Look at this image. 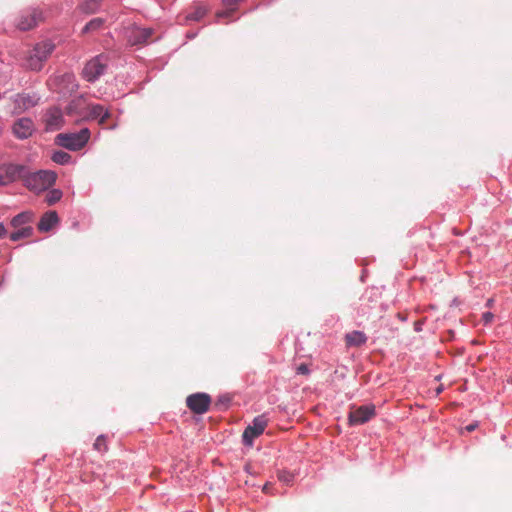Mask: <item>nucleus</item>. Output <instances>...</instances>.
I'll return each mask as SVG.
<instances>
[{
  "mask_svg": "<svg viewBox=\"0 0 512 512\" xmlns=\"http://www.w3.org/2000/svg\"><path fill=\"white\" fill-rule=\"evenodd\" d=\"M57 174L51 170H38L31 172L27 167V173L23 185L34 192L48 190L56 182Z\"/></svg>",
  "mask_w": 512,
  "mask_h": 512,
  "instance_id": "nucleus-1",
  "label": "nucleus"
},
{
  "mask_svg": "<svg viewBox=\"0 0 512 512\" xmlns=\"http://www.w3.org/2000/svg\"><path fill=\"white\" fill-rule=\"evenodd\" d=\"M54 49L55 45L50 40L37 43L33 49V54L28 60L29 67L32 70H40L42 68V63L48 59Z\"/></svg>",
  "mask_w": 512,
  "mask_h": 512,
  "instance_id": "nucleus-6",
  "label": "nucleus"
},
{
  "mask_svg": "<svg viewBox=\"0 0 512 512\" xmlns=\"http://www.w3.org/2000/svg\"><path fill=\"white\" fill-rule=\"evenodd\" d=\"M34 131V122L29 117L19 118L12 126V133L19 140L28 139L33 135Z\"/></svg>",
  "mask_w": 512,
  "mask_h": 512,
  "instance_id": "nucleus-13",
  "label": "nucleus"
},
{
  "mask_svg": "<svg viewBox=\"0 0 512 512\" xmlns=\"http://www.w3.org/2000/svg\"><path fill=\"white\" fill-rule=\"evenodd\" d=\"M54 85L56 92L63 97L71 96L79 88L76 76L72 72H65L56 76L54 78Z\"/></svg>",
  "mask_w": 512,
  "mask_h": 512,
  "instance_id": "nucleus-8",
  "label": "nucleus"
},
{
  "mask_svg": "<svg viewBox=\"0 0 512 512\" xmlns=\"http://www.w3.org/2000/svg\"><path fill=\"white\" fill-rule=\"evenodd\" d=\"M268 425V419L265 414L256 416L242 434V443L246 447H252L255 438L259 437L265 431Z\"/></svg>",
  "mask_w": 512,
  "mask_h": 512,
  "instance_id": "nucleus-5",
  "label": "nucleus"
},
{
  "mask_svg": "<svg viewBox=\"0 0 512 512\" xmlns=\"http://www.w3.org/2000/svg\"><path fill=\"white\" fill-rule=\"evenodd\" d=\"M5 93L0 92V100L4 98Z\"/></svg>",
  "mask_w": 512,
  "mask_h": 512,
  "instance_id": "nucleus-39",
  "label": "nucleus"
},
{
  "mask_svg": "<svg viewBox=\"0 0 512 512\" xmlns=\"http://www.w3.org/2000/svg\"><path fill=\"white\" fill-rule=\"evenodd\" d=\"M63 192L60 189H51L48 191L45 197V201L48 205H54L61 200Z\"/></svg>",
  "mask_w": 512,
  "mask_h": 512,
  "instance_id": "nucleus-24",
  "label": "nucleus"
},
{
  "mask_svg": "<svg viewBox=\"0 0 512 512\" xmlns=\"http://www.w3.org/2000/svg\"><path fill=\"white\" fill-rule=\"evenodd\" d=\"M58 222H59V217H58L57 212L53 211V210H50V211L45 212L41 216V218H40V220H39V222L37 224V228L41 232H48Z\"/></svg>",
  "mask_w": 512,
  "mask_h": 512,
  "instance_id": "nucleus-16",
  "label": "nucleus"
},
{
  "mask_svg": "<svg viewBox=\"0 0 512 512\" xmlns=\"http://www.w3.org/2000/svg\"><path fill=\"white\" fill-rule=\"evenodd\" d=\"M102 0H86L85 7L83 8L85 13L93 14L96 12V7L92 5H98Z\"/></svg>",
  "mask_w": 512,
  "mask_h": 512,
  "instance_id": "nucleus-28",
  "label": "nucleus"
},
{
  "mask_svg": "<svg viewBox=\"0 0 512 512\" xmlns=\"http://www.w3.org/2000/svg\"><path fill=\"white\" fill-rule=\"evenodd\" d=\"M346 344L348 346L359 347L367 342V336L364 332L355 330L347 333L345 336Z\"/></svg>",
  "mask_w": 512,
  "mask_h": 512,
  "instance_id": "nucleus-18",
  "label": "nucleus"
},
{
  "mask_svg": "<svg viewBox=\"0 0 512 512\" xmlns=\"http://www.w3.org/2000/svg\"><path fill=\"white\" fill-rule=\"evenodd\" d=\"M153 32L154 30L152 28L134 25L128 30V42L131 45L146 44L153 35Z\"/></svg>",
  "mask_w": 512,
  "mask_h": 512,
  "instance_id": "nucleus-14",
  "label": "nucleus"
},
{
  "mask_svg": "<svg viewBox=\"0 0 512 512\" xmlns=\"http://www.w3.org/2000/svg\"><path fill=\"white\" fill-rule=\"evenodd\" d=\"M110 116H111L110 111L104 107V109L102 110V113L98 117L97 121L100 125H103L106 122V120L108 118H110Z\"/></svg>",
  "mask_w": 512,
  "mask_h": 512,
  "instance_id": "nucleus-29",
  "label": "nucleus"
},
{
  "mask_svg": "<svg viewBox=\"0 0 512 512\" xmlns=\"http://www.w3.org/2000/svg\"><path fill=\"white\" fill-rule=\"evenodd\" d=\"M493 302H494V301H493V299H492V298H490V299H488V300H487V302H486L485 306H486V307H488V308H490V307H492Z\"/></svg>",
  "mask_w": 512,
  "mask_h": 512,
  "instance_id": "nucleus-36",
  "label": "nucleus"
},
{
  "mask_svg": "<svg viewBox=\"0 0 512 512\" xmlns=\"http://www.w3.org/2000/svg\"><path fill=\"white\" fill-rule=\"evenodd\" d=\"M364 278H365V275H362V276H361V278H360V280H361L362 282H364Z\"/></svg>",
  "mask_w": 512,
  "mask_h": 512,
  "instance_id": "nucleus-40",
  "label": "nucleus"
},
{
  "mask_svg": "<svg viewBox=\"0 0 512 512\" xmlns=\"http://www.w3.org/2000/svg\"><path fill=\"white\" fill-rule=\"evenodd\" d=\"M16 230L12 232L9 237L13 242H17L21 239L29 238L33 235L34 229L32 226H24L22 228H15Z\"/></svg>",
  "mask_w": 512,
  "mask_h": 512,
  "instance_id": "nucleus-19",
  "label": "nucleus"
},
{
  "mask_svg": "<svg viewBox=\"0 0 512 512\" xmlns=\"http://www.w3.org/2000/svg\"><path fill=\"white\" fill-rule=\"evenodd\" d=\"M51 160L59 165H67L72 162V156L63 150H57L53 152Z\"/></svg>",
  "mask_w": 512,
  "mask_h": 512,
  "instance_id": "nucleus-23",
  "label": "nucleus"
},
{
  "mask_svg": "<svg viewBox=\"0 0 512 512\" xmlns=\"http://www.w3.org/2000/svg\"><path fill=\"white\" fill-rule=\"evenodd\" d=\"M278 479L282 483L289 485L290 483L293 482L294 475L289 471L282 470L278 472Z\"/></svg>",
  "mask_w": 512,
  "mask_h": 512,
  "instance_id": "nucleus-27",
  "label": "nucleus"
},
{
  "mask_svg": "<svg viewBox=\"0 0 512 512\" xmlns=\"http://www.w3.org/2000/svg\"><path fill=\"white\" fill-rule=\"evenodd\" d=\"M232 402V397L229 394H221L219 395L214 402V409L218 412H223L228 410Z\"/></svg>",
  "mask_w": 512,
  "mask_h": 512,
  "instance_id": "nucleus-22",
  "label": "nucleus"
},
{
  "mask_svg": "<svg viewBox=\"0 0 512 512\" xmlns=\"http://www.w3.org/2000/svg\"><path fill=\"white\" fill-rule=\"evenodd\" d=\"M494 319V314L490 311L484 312L482 314V322L484 325H489Z\"/></svg>",
  "mask_w": 512,
  "mask_h": 512,
  "instance_id": "nucleus-30",
  "label": "nucleus"
},
{
  "mask_svg": "<svg viewBox=\"0 0 512 512\" xmlns=\"http://www.w3.org/2000/svg\"><path fill=\"white\" fill-rule=\"evenodd\" d=\"M27 167L24 164L16 163L0 164V186H7L18 180L24 183Z\"/></svg>",
  "mask_w": 512,
  "mask_h": 512,
  "instance_id": "nucleus-4",
  "label": "nucleus"
},
{
  "mask_svg": "<svg viewBox=\"0 0 512 512\" xmlns=\"http://www.w3.org/2000/svg\"><path fill=\"white\" fill-rule=\"evenodd\" d=\"M90 130L87 127L78 132L59 133L55 137V144L70 151H78L86 146L90 139Z\"/></svg>",
  "mask_w": 512,
  "mask_h": 512,
  "instance_id": "nucleus-3",
  "label": "nucleus"
},
{
  "mask_svg": "<svg viewBox=\"0 0 512 512\" xmlns=\"http://www.w3.org/2000/svg\"><path fill=\"white\" fill-rule=\"evenodd\" d=\"M7 235V229L3 223H0V239Z\"/></svg>",
  "mask_w": 512,
  "mask_h": 512,
  "instance_id": "nucleus-33",
  "label": "nucleus"
},
{
  "mask_svg": "<svg viewBox=\"0 0 512 512\" xmlns=\"http://www.w3.org/2000/svg\"><path fill=\"white\" fill-rule=\"evenodd\" d=\"M40 100V97L36 94L30 93H17L11 97V101L14 104V113L20 114L32 107H35Z\"/></svg>",
  "mask_w": 512,
  "mask_h": 512,
  "instance_id": "nucleus-12",
  "label": "nucleus"
},
{
  "mask_svg": "<svg viewBox=\"0 0 512 512\" xmlns=\"http://www.w3.org/2000/svg\"><path fill=\"white\" fill-rule=\"evenodd\" d=\"M94 449L99 452H105L107 451L108 447L106 444V437L105 435L101 434L97 437L95 443H94Z\"/></svg>",
  "mask_w": 512,
  "mask_h": 512,
  "instance_id": "nucleus-26",
  "label": "nucleus"
},
{
  "mask_svg": "<svg viewBox=\"0 0 512 512\" xmlns=\"http://www.w3.org/2000/svg\"><path fill=\"white\" fill-rule=\"evenodd\" d=\"M41 21H43L42 12L36 8H28L20 12L15 25L21 31H28Z\"/></svg>",
  "mask_w": 512,
  "mask_h": 512,
  "instance_id": "nucleus-9",
  "label": "nucleus"
},
{
  "mask_svg": "<svg viewBox=\"0 0 512 512\" xmlns=\"http://www.w3.org/2000/svg\"><path fill=\"white\" fill-rule=\"evenodd\" d=\"M69 116H81L84 118L86 112L85 99L83 95L73 98L65 107Z\"/></svg>",
  "mask_w": 512,
  "mask_h": 512,
  "instance_id": "nucleus-15",
  "label": "nucleus"
},
{
  "mask_svg": "<svg viewBox=\"0 0 512 512\" xmlns=\"http://www.w3.org/2000/svg\"><path fill=\"white\" fill-rule=\"evenodd\" d=\"M456 301H457V299H456V298H455V299H453V303H454V305H457V302H456Z\"/></svg>",
  "mask_w": 512,
  "mask_h": 512,
  "instance_id": "nucleus-41",
  "label": "nucleus"
},
{
  "mask_svg": "<svg viewBox=\"0 0 512 512\" xmlns=\"http://www.w3.org/2000/svg\"><path fill=\"white\" fill-rule=\"evenodd\" d=\"M414 330H415L416 332H420V331L422 330V322H419V321H418V322H415V324H414Z\"/></svg>",
  "mask_w": 512,
  "mask_h": 512,
  "instance_id": "nucleus-35",
  "label": "nucleus"
},
{
  "mask_svg": "<svg viewBox=\"0 0 512 512\" xmlns=\"http://www.w3.org/2000/svg\"><path fill=\"white\" fill-rule=\"evenodd\" d=\"M34 213L32 211H23L15 215L11 221L10 225L13 228H22L24 226H29L31 222H33Z\"/></svg>",
  "mask_w": 512,
  "mask_h": 512,
  "instance_id": "nucleus-17",
  "label": "nucleus"
},
{
  "mask_svg": "<svg viewBox=\"0 0 512 512\" xmlns=\"http://www.w3.org/2000/svg\"><path fill=\"white\" fill-rule=\"evenodd\" d=\"M105 24L104 18H93L89 22L86 23V25L82 28L81 33L82 34H88L91 32L99 31Z\"/></svg>",
  "mask_w": 512,
  "mask_h": 512,
  "instance_id": "nucleus-21",
  "label": "nucleus"
},
{
  "mask_svg": "<svg viewBox=\"0 0 512 512\" xmlns=\"http://www.w3.org/2000/svg\"><path fill=\"white\" fill-rule=\"evenodd\" d=\"M456 301H457V299H456V298H455V299H453V303H454V305H457V302H456Z\"/></svg>",
  "mask_w": 512,
  "mask_h": 512,
  "instance_id": "nucleus-42",
  "label": "nucleus"
},
{
  "mask_svg": "<svg viewBox=\"0 0 512 512\" xmlns=\"http://www.w3.org/2000/svg\"><path fill=\"white\" fill-rule=\"evenodd\" d=\"M195 36H196V33H190V34H188V37H189V38H191V39H192V38H194Z\"/></svg>",
  "mask_w": 512,
  "mask_h": 512,
  "instance_id": "nucleus-38",
  "label": "nucleus"
},
{
  "mask_svg": "<svg viewBox=\"0 0 512 512\" xmlns=\"http://www.w3.org/2000/svg\"><path fill=\"white\" fill-rule=\"evenodd\" d=\"M297 374L299 375H308L310 374V369L307 364H300L296 369Z\"/></svg>",
  "mask_w": 512,
  "mask_h": 512,
  "instance_id": "nucleus-31",
  "label": "nucleus"
},
{
  "mask_svg": "<svg viewBox=\"0 0 512 512\" xmlns=\"http://www.w3.org/2000/svg\"><path fill=\"white\" fill-rule=\"evenodd\" d=\"M212 398L206 392H196L186 398V406L194 414L202 415L206 413L211 406Z\"/></svg>",
  "mask_w": 512,
  "mask_h": 512,
  "instance_id": "nucleus-10",
  "label": "nucleus"
},
{
  "mask_svg": "<svg viewBox=\"0 0 512 512\" xmlns=\"http://www.w3.org/2000/svg\"><path fill=\"white\" fill-rule=\"evenodd\" d=\"M376 416V407L374 404H366L359 407L352 406L348 413V424L350 426H359L369 422Z\"/></svg>",
  "mask_w": 512,
  "mask_h": 512,
  "instance_id": "nucleus-7",
  "label": "nucleus"
},
{
  "mask_svg": "<svg viewBox=\"0 0 512 512\" xmlns=\"http://www.w3.org/2000/svg\"><path fill=\"white\" fill-rule=\"evenodd\" d=\"M109 61L110 57L106 53H100L92 57L82 69V78L89 83H95L106 73Z\"/></svg>",
  "mask_w": 512,
  "mask_h": 512,
  "instance_id": "nucleus-2",
  "label": "nucleus"
},
{
  "mask_svg": "<svg viewBox=\"0 0 512 512\" xmlns=\"http://www.w3.org/2000/svg\"><path fill=\"white\" fill-rule=\"evenodd\" d=\"M233 11H234V9H230V10H227V11L218 12V13H217V16H218L219 18H221V17H228V16H230V15L233 13Z\"/></svg>",
  "mask_w": 512,
  "mask_h": 512,
  "instance_id": "nucleus-32",
  "label": "nucleus"
},
{
  "mask_svg": "<svg viewBox=\"0 0 512 512\" xmlns=\"http://www.w3.org/2000/svg\"><path fill=\"white\" fill-rule=\"evenodd\" d=\"M263 491L268 493L269 492V483H266L264 486H263Z\"/></svg>",
  "mask_w": 512,
  "mask_h": 512,
  "instance_id": "nucleus-37",
  "label": "nucleus"
},
{
  "mask_svg": "<svg viewBox=\"0 0 512 512\" xmlns=\"http://www.w3.org/2000/svg\"><path fill=\"white\" fill-rule=\"evenodd\" d=\"M104 109V106L98 103L89 104L86 107V112L84 115V119L88 121H94L97 120L100 114L102 113V110Z\"/></svg>",
  "mask_w": 512,
  "mask_h": 512,
  "instance_id": "nucleus-20",
  "label": "nucleus"
},
{
  "mask_svg": "<svg viewBox=\"0 0 512 512\" xmlns=\"http://www.w3.org/2000/svg\"><path fill=\"white\" fill-rule=\"evenodd\" d=\"M478 427V422L471 423L465 427L466 431L472 432Z\"/></svg>",
  "mask_w": 512,
  "mask_h": 512,
  "instance_id": "nucleus-34",
  "label": "nucleus"
},
{
  "mask_svg": "<svg viewBox=\"0 0 512 512\" xmlns=\"http://www.w3.org/2000/svg\"><path fill=\"white\" fill-rule=\"evenodd\" d=\"M43 122L47 132L60 130L65 123L62 110L57 106L48 108L43 116Z\"/></svg>",
  "mask_w": 512,
  "mask_h": 512,
  "instance_id": "nucleus-11",
  "label": "nucleus"
},
{
  "mask_svg": "<svg viewBox=\"0 0 512 512\" xmlns=\"http://www.w3.org/2000/svg\"><path fill=\"white\" fill-rule=\"evenodd\" d=\"M207 13V9L203 6H197L193 12L188 14L187 19L192 21H200Z\"/></svg>",
  "mask_w": 512,
  "mask_h": 512,
  "instance_id": "nucleus-25",
  "label": "nucleus"
}]
</instances>
